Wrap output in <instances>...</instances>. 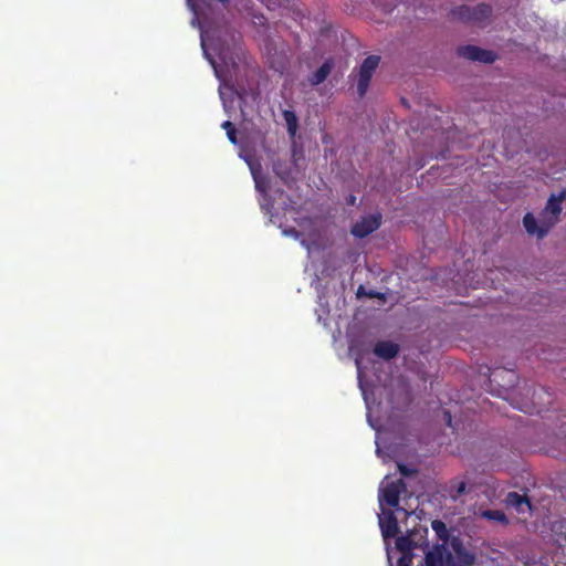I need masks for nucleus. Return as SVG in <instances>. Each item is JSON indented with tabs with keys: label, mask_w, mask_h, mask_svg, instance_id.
Wrapping results in <instances>:
<instances>
[{
	"label": "nucleus",
	"mask_w": 566,
	"mask_h": 566,
	"mask_svg": "<svg viewBox=\"0 0 566 566\" xmlns=\"http://www.w3.org/2000/svg\"><path fill=\"white\" fill-rule=\"evenodd\" d=\"M302 146H303V144H296V143H293V144H292L291 151H292V156H293V158H294V164H295V166L297 165V164H296V161H297V159H296V155H297V153H298V151H302Z\"/></svg>",
	"instance_id": "6ab92c4d"
},
{
	"label": "nucleus",
	"mask_w": 566,
	"mask_h": 566,
	"mask_svg": "<svg viewBox=\"0 0 566 566\" xmlns=\"http://www.w3.org/2000/svg\"><path fill=\"white\" fill-rule=\"evenodd\" d=\"M446 419L448 421V424L451 427V413L450 411H444Z\"/></svg>",
	"instance_id": "bb28decb"
},
{
	"label": "nucleus",
	"mask_w": 566,
	"mask_h": 566,
	"mask_svg": "<svg viewBox=\"0 0 566 566\" xmlns=\"http://www.w3.org/2000/svg\"><path fill=\"white\" fill-rule=\"evenodd\" d=\"M334 67V60L327 59L314 73H312L307 81L312 86H317L326 81Z\"/></svg>",
	"instance_id": "ddd939ff"
},
{
	"label": "nucleus",
	"mask_w": 566,
	"mask_h": 566,
	"mask_svg": "<svg viewBox=\"0 0 566 566\" xmlns=\"http://www.w3.org/2000/svg\"><path fill=\"white\" fill-rule=\"evenodd\" d=\"M491 514L493 515L494 518H496L499 521H504L505 520V515L502 512L494 511V512H490L488 515L491 516Z\"/></svg>",
	"instance_id": "b1692460"
},
{
	"label": "nucleus",
	"mask_w": 566,
	"mask_h": 566,
	"mask_svg": "<svg viewBox=\"0 0 566 566\" xmlns=\"http://www.w3.org/2000/svg\"><path fill=\"white\" fill-rule=\"evenodd\" d=\"M398 566H412V554H401Z\"/></svg>",
	"instance_id": "a211bd4d"
},
{
	"label": "nucleus",
	"mask_w": 566,
	"mask_h": 566,
	"mask_svg": "<svg viewBox=\"0 0 566 566\" xmlns=\"http://www.w3.org/2000/svg\"><path fill=\"white\" fill-rule=\"evenodd\" d=\"M379 527L385 539L395 538L400 532L397 517L390 510L384 512L382 517H379Z\"/></svg>",
	"instance_id": "9b49d317"
},
{
	"label": "nucleus",
	"mask_w": 566,
	"mask_h": 566,
	"mask_svg": "<svg viewBox=\"0 0 566 566\" xmlns=\"http://www.w3.org/2000/svg\"><path fill=\"white\" fill-rule=\"evenodd\" d=\"M283 119L286 124L287 130L293 138L295 136V133L297 130V117L296 114L293 111L284 109L283 111Z\"/></svg>",
	"instance_id": "dca6fc26"
},
{
	"label": "nucleus",
	"mask_w": 566,
	"mask_h": 566,
	"mask_svg": "<svg viewBox=\"0 0 566 566\" xmlns=\"http://www.w3.org/2000/svg\"><path fill=\"white\" fill-rule=\"evenodd\" d=\"M427 534L428 528L424 527L423 530H413L407 535H397L396 547L401 554H412L416 547L428 546L426 542Z\"/></svg>",
	"instance_id": "39448f33"
},
{
	"label": "nucleus",
	"mask_w": 566,
	"mask_h": 566,
	"mask_svg": "<svg viewBox=\"0 0 566 566\" xmlns=\"http://www.w3.org/2000/svg\"><path fill=\"white\" fill-rule=\"evenodd\" d=\"M190 10L197 18L203 15V8L207 6L206 0H187Z\"/></svg>",
	"instance_id": "f3484780"
},
{
	"label": "nucleus",
	"mask_w": 566,
	"mask_h": 566,
	"mask_svg": "<svg viewBox=\"0 0 566 566\" xmlns=\"http://www.w3.org/2000/svg\"><path fill=\"white\" fill-rule=\"evenodd\" d=\"M368 291L363 286V285H359L358 290H357V296L360 297V296H366V293Z\"/></svg>",
	"instance_id": "a878e982"
},
{
	"label": "nucleus",
	"mask_w": 566,
	"mask_h": 566,
	"mask_svg": "<svg viewBox=\"0 0 566 566\" xmlns=\"http://www.w3.org/2000/svg\"><path fill=\"white\" fill-rule=\"evenodd\" d=\"M566 199V190L558 195H551L545 208L539 213L538 220L533 213L527 212L523 217V226L530 235H536L537 239L545 238L549 230L558 222L562 213V203Z\"/></svg>",
	"instance_id": "f03ea898"
},
{
	"label": "nucleus",
	"mask_w": 566,
	"mask_h": 566,
	"mask_svg": "<svg viewBox=\"0 0 566 566\" xmlns=\"http://www.w3.org/2000/svg\"><path fill=\"white\" fill-rule=\"evenodd\" d=\"M366 296L369 298H384L385 297L382 293L374 291V290H369L366 293Z\"/></svg>",
	"instance_id": "5701e85b"
},
{
	"label": "nucleus",
	"mask_w": 566,
	"mask_h": 566,
	"mask_svg": "<svg viewBox=\"0 0 566 566\" xmlns=\"http://www.w3.org/2000/svg\"><path fill=\"white\" fill-rule=\"evenodd\" d=\"M355 200H356V198H355L354 196H350V198H349L348 202H349L350 205H354V203H355Z\"/></svg>",
	"instance_id": "cd10ccee"
},
{
	"label": "nucleus",
	"mask_w": 566,
	"mask_h": 566,
	"mask_svg": "<svg viewBox=\"0 0 566 566\" xmlns=\"http://www.w3.org/2000/svg\"><path fill=\"white\" fill-rule=\"evenodd\" d=\"M426 566H461L457 563L448 545L436 544L424 556Z\"/></svg>",
	"instance_id": "423d86ee"
},
{
	"label": "nucleus",
	"mask_w": 566,
	"mask_h": 566,
	"mask_svg": "<svg viewBox=\"0 0 566 566\" xmlns=\"http://www.w3.org/2000/svg\"><path fill=\"white\" fill-rule=\"evenodd\" d=\"M449 544L457 556L455 560L458 564L461 566H472L475 563V554L464 546L460 536H452Z\"/></svg>",
	"instance_id": "9d476101"
},
{
	"label": "nucleus",
	"mask_w": 566,
	"mask_h": 566,
	"mask_svg": "<svg viewBox=\"0 0 566 566\" xmlns=\"http://www.w3.org/2000/svg\"><path fill=\"white\" fill-rule=\"evenodd\" d=\"M457 54L460 57L485 64H492L497 59L495 52L471 44L458 46Z\"/></svg>",
	"instance_id": "0eeeda50"
},
{
	"label": "nucleus",
	"mask_w": 566,
	"mask_h": 566,
	"mask_svg": "<svg viewBox=\"0 0 566 566\" xmlns=\"http://www.w3.org/2000/svg\"><path fill=\"white\" fill-rule=\"evenodd\" d=\"M465 492H467V483L464 481H460L457 484L455 496H460V495L464 494Z\"/></svg>",
	"instance_id": "aec40b11"
},
{
	"label": "nucleus",
	"mask_w": 566,
	"mask_h": 566,
	"mask_svg": "<svg viewBox=\"0 0 566 566\" xmlns=\"http://www.w3.org/2000/svg\"><path fill=\"white\" fill-rule=\"evenodd\" d=\"M431 527L434 531L437 537L442 542L441 544L448 545L451 536L446 523L441 520H433L431 522Z\"/></svg>",
	"instance_id": "4468645a"
},
{
	"label": "nucleus",
	"mask_w": 566,
	"mask_h": 566,
	"mask_svg": "<svg viewBox=\"0 0 566 566\" xmlns=\"http://www.w3.org/2000/svg\"><path fill=\"white\" fill-rule=\"evenodd\" d=\"M379 62L380 56L369 55L360 64L357 81V94L359 97H364L365 94L367 93L370 80L373 77L374 72L378 67Z\"/></svg>",
	"instance_id": "20e7f679"
},
{
	"label": "nucleus",
	"mask_w": 566,
	"mask_h": 566,
	"mask_svg": "<svg viewBox=\"0 0 566 566\" xmlns=\"http://www.w3.org/2000/svg\"><path fill=\"white\" fill-rule=\"evenodd\" d=\"M506 503L514 506L517 511H523L522 505H526L531 509V502L526 496H523L516 492H510L506 496Z\"/></svg>",
	"instance_id": "2eb2a0df"
},
{
	"label": "nucleus",
	"mask_w": 566,
	"mask_h": 566,
	"mask_svg": "<svg viewBox=\"0 0 566 566\" xmlns=\"http://www.w3.org/2000/svg\"><path fill=\"white\" fill-rule=\"evenodd\" d=\"M221 127L227 132H229V129H233L235 127V125L233 123H231L230 120H226L222 123Z\"/></svg>",
	"instance_id": "393cba45"
},
{
	"label": "nucleus",
	"mask_w": 566,
	"mask_h": 566,
	"mask_svg": "<svg viewBox=\"0 0 566 566\" xmlns=\"http://www.w3.org/2000/svg\"><path fill=\"white\" fill-rule=\"evenodd\" d=\"M399 471L405 476H411L413 473H416V470L409 469L406 465L399 464Z\"/></svg>",
	"instance_id": "412c9836"
},
{
	"label": "nucleus",
	"mask_w": 566,
	"mask_h": 566,
	"mask_svg": "<svg viewBox=\"0 0 566 566\" xmlns=\"http://www.w3.org/2000/svg\"><path fill=\"white\" fill-rule=\"evenodd\" d=\"M355 363H356L357 368L360 369V360L358 358H356Z\"/></svg>",
	"instance_id": "c85d7f7f"
},
{
	"label": "nucleus",
	"mask_w": 566,
	"mask_h": 566,
	"mask_svg": "<svg viewBox=\"0 0 566 566\" xmlns=\"http://www.w3.org/2000/svg\"><path fill=\"white\" fill-rule=\"evenodd\" d=\"M399 353V346L389 340L377 342L374 347V354L385 360L395 358Z\"/></svg>",
	"instance_id": "f8f14e48"
},
{
	"label": "nucleus",
	"mask_w": 566,
	"mask_h": 566,
	"mask_svg": "<svg viewBox=\"0 0 566 566\" xmlns=\"http://www.w3.org/2000/svg\"><path fill=\"white\" fill-rule=\"evenodd\" d=\"M406 489L407 485L401 479L391 482L381 490L379 501L385 502L387 505L391 507H396L397 510L403 511L407 515H410V512H407L406 510L399 507L400 495L406 491Z\"/></svg>",
	"instance_id": "6e6552de"
},
{
	"label": "nucleus",
	"mask_w": 566,
	"mask_h": 566,
	"mask_svg": "<svg viewBox=\"0 0 566 566\" xmlns=\"http://www.w3.org/2000/svg\"><path fill=\"white\" fill-rule=\"evenodd\" d=\"M380 227V216L369 214L363 217L352 227V234L356 238L363 239L377 230Z\"/></svg>",
	"instance_id": "1a4fd4ad"
},
{
	"label": "nucleus",
	"mask_w": 566,
	"mask_h": 566,
	"mask_svg": "<svg viewBox=\"0 0 566 566\" xmlns=\"http://www.w3.org/2000/svg\"><path fill=\"white\" fill-rule=\"evenodd\" d=\"M239 156L249 166L258 190L261 189L259 178L262 172V165L268 161L272 164L273 171L280 179L285 184L290 182L292 179L291 165L280 159L275 160L274 153L269 147V144H239Z\"/></svg>",
	"instance_id": "f257e3e1"
},
{
	"label": "nucleus",
	"mask_w": 566,
	"mask_h": 566,
	"mask_svg": "<svg viewBox=\"0 0 566 566\" xmlns=\"http://www.w3.org/2000/svg\"><path fill=\"white\" fill-rule=\"evenodd\" d=\"M491 14L492 8L486 3H480L473 8L462 4L451 10L453 19L479 27L486 25Z\"/></svg>",
	"instance_id": "7ed1b4c3"
},
{
	"label": "nucleus",
	"mask_w": 566,
	"mask_h": 566,
	"mask_svg": "<svg viewBox=\"0 0 566 566\" xmlns=\"http://www.w3.org/2000/svg\"><path fill=\"white\" fill-rule=\"evenodd\" d=\"M227 137H228L229 142H238L237 127H234L233 129H229V132H227Z\"/></svg>",
	"instance_id": "4be33fe9"
}]
</instances>
